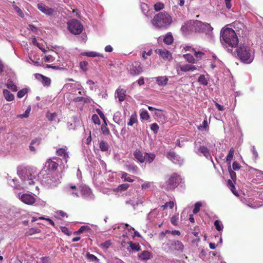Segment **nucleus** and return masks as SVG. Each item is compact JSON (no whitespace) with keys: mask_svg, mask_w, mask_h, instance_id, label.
<instances>
[{"mask_svg":"<svg viewBox=\"0 0 263 263\" xmlns=\"http://www.w3.org/2000/svg\"><path fill=\"white\" fill-rule=\"evenodd\" d=\"M153 25L158 29H166L173 22L172 16L165 11L156 14L151 21Z\"/></svg>","mask_w":263,"mask_h":263,"instance_id":"1","label":"nucleus"},{"mask_svg":"<svg viewBox=\"0 0 263 263\" xmlns=\"http://www.w3.org/2000/svg\"><path fill=\"white\" fill-rule=\"evenodd\" d=\"M221 40L228 46L231 47H236L238 44V39L234 30L227 28L221 30Z\"/></svg>","mask_w":263,"mask_h":263,"instance_id":"2","label":"nucleus"},{"mask_svg":"<svg viewBox=\"0 0 263 263\" xmlns=\"http://www.w3.org/2000/svg\"><path fill=\"white\" fill-rule=\"evenodd\" d=\"M162 249L166 253L174 251L182 253L184 251V246L182 242L179 240L167 239L165 242L163 243Z\"/></svg>","mask_w":263,"mask_h":263,"instance_id":"3","label":"nucleus"},{"mask_svg":"<svg viewBox=\"0 0 263 263\" xmlns=\"http://www.w3.org/2000/svg\"><path fill=\"white\" fill-rule=\"evenodd\" d=\"M202 23L199 21H189L182 25L181 31L185 35L194 32H201L202 30Z\"/></svg>","mask_w":263,"mask_h":263,"instance_id":"4","label":"nucleus"},{"mask_svg":"<svg viewBox=\"0 0 263 263\" xmlns=\"http://www.w3.org/2000/svg\"><path fill=\"white\" fill-rule=\"evenodd\" d=\"M236 53L240 60L245 63H250L253 60L250 48L247 46L240 45L236 49Z\"/></svg>","mask_w":263,"mask_h":263,"instance_id":"5","label":"nucleus"},{"mask_svg":"<svg viewBox=\"0 0 263 263\" xmlns=\"http://www.w3.org/2000/svg\"><path fill=\"white\" fill-rule=\"evenodd\" d=\"M181 181L179 175L177 174H172L168 179L165 182L163 186L167 190H173L177 187Z\"/></svg>","mask_w":263,"mask_h":263,"instance_id":"6","label":"nucleus"},{"mask_svg":"<svg viewBox=\"0 0 263 263\" xmlns=\"http://www.w3.org/2000/svg\"><path fill=\"white\" fill-rule=\"evenodd\" d=\"M69 31L73 34H80L83 30V26L81 22L76 19H72L67 22Z\"/></svg>","mask_w":263,"mask_h":263,"instance_id":"7","label":"nucleus"},{"mask_svg":"<svg viewBox=\"0 0 263 263\" xmlns=\"http://www.w3.org/2000/svg\"><path fill=\"white\" fill-rule=\"evenodd\" d=\"M129 71L133 76H138L142 72V68L139 62H134L129 65Z\"/></svg>","mask_w":263,"mask_h":263,"instance_id":"8","label":"nucleus"},{"mask_svg":"<svg viewBox=\"0 0 263 263\" xmlns=\"http://www.w3.org/2000/svg\"><path fill=\"white\" fill-rule=\"evenodd\" d=\"M20 199L23 202L28 205H32L35 202V198L34 196L28 194H23Z\"/></svg>","mask_w":263,"mask_h":263,"instance_id":"9","label":"nucleus"},{"mask_svg":"<svg viewBox=\"0 0 263 263\" xmlns=\"http://www.w3.org/2000/svg\"><path fill=\"white\" fill-rule=\"evenodd\" d=\"M155 52L160 55L164 60L172 59L171 53L166 49H158L155 50Z\"/></svg>","mask_w":263,"mask_h":263,"instance_id":"10","label":"nucleus"},{"mask_svg":"<svg viewBox=\"0 0 263 263\" xmlns=\"http://www.w3.org/2000/svg\"><path fill=\"white\" fill-rule=\"evenodd\" d=\"M37 8L43 13L48 15H51L54 12L53 9L49 8L43 3H39L37 4Z\"/></svg>","mask_w":263,"mask_h":263,"instance_id":"11","label":"nucleus"},{"mask_svg":"<svg viewBox=\"0 0 263 263\" xmlns=\"http://www.w3.org/2000/svg\"><path fill=\"white\" fill-rule=\"evenodd\" d=\"M56 154L60 157H62L65 162H67L69 155L65 148H59L56 151Z\"/></svg>","mask_w":263,"mask_h":263,"instance_id":"12","label":"nucleus"},{"mask_svg":"<svg viewBox=\"0 0 263 263\" xmlns=\"http://www.w3.org/2000/svg\"><path fill=\"white\" fill-rule=\"evenodd\" d=\"M58 166L59 164L51 159H48L45 163V167H47L48 171H55Z\"/></svg>","mask_w":263,"mask_h":263,"instance_id":"13","label":"nucleus"},{"mask_svg":"<svg viewBox=\"0 0 263 263\" xmlns=\"http://www.w3.org/2000/svg\"><path fill=\"white\" fill-rule=\"evenodd\" d=\"M198 154L201 153L207 159L212 158L209 149L205 146L200 145L198 148Z\"/></svg>","mask_w":263,"mask_h":263,"instance_id":"14","label":"nucleus"},{"mask_svg":"<svg viewBox=\"0 0 263 263\" xmlns=\"http://www.w3.org/2000/svg\"><path fill=\"white\" fill-rule=\"evenodd\" d=\"M145 152L143 153L139 149H136L134 152V156L135 159L140 163L144 162Z\"/></svg>","mask_w":263,"mask_h":263,"instance_id":"15","label":"nucleus"},{"mask_svg":"<svg viewBox=\"0 0 263 263\" xmlns=\"http://www.w3.org/2000/svg\"><path fill=\"white\" fill-rule=\"evenodd\" d=\"M117 97L120 102H122L125 100L126 96V90L119 87L116 90Z\"/></svg>","mask_w":263,"mask_h":263,"instance_id":"16","label":"nucleus"},{"mask_svg":"<svg viewBox=\"0 0 263 263\" xmlns=\"http://www.w3.org/2000/svg\"><path fill=\"white\" fill-rule=\"evenodd\" d=\"M36 78L37 79H39V78H42V83L44 86H49L51 84L50 79L41 74H36Z\"/></svg>","mask_w":263,"mask_h":263,"instance_id":"17","label":"nucleus"},{"mask_svg":"<svg viewBox=\"0 0 263 263\" xmlns=\"http://www.w3.org/2000/svg\"><path fill=\"white\" fill-rule=\"evenodd\" d=\"M164 43L168 45H171L174 41V38L171 32H168L163 39Z\"/></svg>","mask_w":263,"mask_h":263,"instance_id":"18","label":"nucleus"},{"mask_svg":"<svg viewBox=\"0 0 263 263\" xmlns=\"http://www.w3.org/2000/svg\"><path fill=\"white\" fill-rule=\"evenodd\" d=\"M157 83L159 86H165L167 84L168 78L166 76L158 77L156 78Z\"/></svg>","mask_w":263,"mask_h":263,"instance_id":"19","label":"nucleus"},{"mask_svg":"<svg viewBox=\"0 0 263 263\" xmlns=\"http://www.w3.org/2000/svg\"><path fill=\"white\" fill-rule=\"evenodd\" d=\"M3 95L5 97V99L7 101H13L14 99V95L11 93L8 90L4 89L3 90Z\"/></svg>","mask_w":263,"mask_h":263,"instance_id":"20","label":"nucleus"},{"mask_svg":"<svg viewBox=\"0 0 263 263\" xmlns=\"http://www.w3.org/2000/svg\"><path fill=\"white\" fill-rule=\"evenodd\" d=\"M156 155L153 153H147L145 152L144 162H147L149 163H152L155 159Z\"/></svg>","mask_w":263,"mask_h":263,"instance_id":"21","label":"nucleus"},{"mask_svg":"<svg viewBox=\"0 0 263 263\" xmlns=\"http://www.w3.org/2000/svg\"><path fill=\"white\" fill-rule=\"evenodd\" d=\"M151 257V254L148 251H144L139 255V257L142 260L149 259Z\"/></svg>","mask_w":263,"mask_h":263,"instance_id":"22","label":"nucleus"},{"mask_svg":"<svg viewBox=\"0 0 263 263\" xmlns=\"http://www.w3.org/2000/svg\"><path fill=\"white\" fill-rule=\"evenodd\" d=\"M138 122L137 116L136 113L133 114L129 118V121L127 123L128 126H133L134 124Z\"/></svg>","mask_w":263,"mask_h":263,"instance_id":"23","label":"nucleus"},{"mask_svg":"<svg viewBox=\"0 0 263 263\" xmlns=\"http://www.w3.org/2000/svg\"><path fill=\"white\" fill-rule=\"evenodd\" d=\"M90 230L91 229L88 226H83L81 227V228L78 231L74 232L73 234L75 235H79L84 231L89 232Z\"/></svg>","mask_w":263,"mask_h":263,"instance_id":"24","label":"nucleus"},{"mask_svg":"<svg viewBox=\"0 0 263 263\" xmlns=\"http://www.w3.org/2000/svg\"><path fill=\"white\" fill-rule=\"evenodd\" d=\"M126 169L128 172H132L134 174H137L138 167L135 164H129L126 165Z\"/></svg>","mask_w":263,"mask_h":263,"instance_id":"25","label":"nucleus"},{"mask_svg":"<svg viewBox=\"0 0 263 263\" xmlns=\"http://www.w3.org/2000/svg\"><path fill=\"white\" fill-rule=\"evenodd\" d=\"M27 176H25V178H27V184L29 185H33L34 184V181H33V178H32V175L30 172V171H28V172H27V173L25 174Z\"/></svg>","mask_w":263,"mask_h":263,"instance_id":"26","label":"nucleus"},{"mask_svg":"<svg viewBox=\"0 0 263 263\" xmlns=\"http://www.w3.org/2000/svg\"><path fill=\"white\" fill-rule=\"evenodd\" d=\"M107 124L106 123V121H104L103 123L101 125V128L102 133L105 135H108L110 134L109 130L107 128Z\"/></svg>","mask_w":263,"mask_h":263,"instance_id":"27","label":"nucleus"},{"mask_svg":"<svg viewBox=\"0 0 263 263\" xmlns=\"http://www.w3.org/2000/svg\"><path fill=\"white\" fill-rule=\"evenodd\" d=\"M167 158L174 163H176L175 160H177V155L174 152H169L166 155Z\"/></svg>","mask_w":263,"mask_h":263,"instance_id":"28","label":"nucleus"},{"mask_svg":"<svg viewBox=\"0 0 263 263\" xmlns=\"http://www.w3.org/2000/svg\"><path fill=\"white\" fill-rule=\"evenodd\" d=\"M7 87L12 91H16L17 87L15 84L12 81L8 82L6 84Z\"/></svg>","mask_w":263,"mask_h":263,"instance_id":"29","label":"nucleus"},{"mask_svg":"<svg viewBox=\"0 0 263 263\" xmlns=\"http://www.w3.org/2000/svg\"><path fill=\"white\" fill-rule=\"evenodd\" d=\"M235 151L233 147L231 148L229 150L228 155H227L226 157V161L230 163L231 160H232Z\"/></svg>","mask_w":263,"mask_h":263,"instance_id":"30","label":"nucleus"},{"mask_svg":"<svg viewBox=\"0 0 263 263\" xmlns=\"http://www.w3.org/2000/svg\"><path fill=\"white\" fill-rule=\"evenodd\" d=\"M184 58L189 63H195V59L194 57L191 54H183Z\"/></svg>","mask_w":263,"mask_h":263,"instance_id":"31","label":"nucleus"},{"mask_svg":"<svg viewBox=\"0 0 263 263\" xmlns=\"http://www.w3.org/2000/svg\"><path fill=\"white\" fill-rule=\"evenodd\" d=\"M84 55L89 57H100L103 58V56L102 54L99 53L94 51H90L86 52L84 53Z\"/></svg>","mask_w":263,"mask_h":263,"instance_id":"32","label":"nucleus"},{"mask_svg":"<svg viewBox=\"0 0 263 263\" xmlns=\"http://www.w3.org/2000/svg\"><path fill=\"white\" fill-rule=\"evenodd\" d=\"M41 230L37 228H32L30 229L27 232L28 235L30 236L34 234L40 233Z\"/></svg>","mask_w":263,"mask_h":263,"instance_id":"33","label":"nucleus"},{"mask_svg":"<svg viewBox=\"0 0 263 263\" xmlns=\"http://www.w3.org/2000/svg\"><path fill=\"white\" fill-rule=\"evenodd\" d=\"M99 146L101 150L104 152L107 151L109 147L108 143L104 141L100 142Z\"/></svg>","mask_w":263,"mask_h":263,"instance_id":"34","label":"nucleus"},{"mask_svg":"<svg viewBox=\"0 0 263 263\" xmlns=\"http://www.w3.org/2000/svg\"><path fill=\"white\" fill-rule=\"evenodd\" d=\"M198 82L203 85H207L208 82L204 75H200L198 78Z\"/></svg>","mask_w":263,"mask_h":263,"instance_id":"35","label":"nucleus"},{"mask_svg":"<svg viewBox=\"0 0 263 263\" xmlns=\"http://www.w3.org/2000/svg\"><path fill=\"white\" fill-rule=\"evenodd\" d=\"M229 172L230 173V175L231 179L234 182H235L236 180V173L231 168V166L228 167Z\"/></svg>","mask_w":263,"mask_h":263,"instance_id":"36","label":"nucleus"},{"mask_svg":"<svg viewBox=\"0 0 263 263\" xmlns=\"http://www.w3.org/2000/svg\"><path fill=\"white\" fill-rule=\"evenodd\" d=\"M192 51H194V55L198 60H201L202 56L204 55V53L200 51H197L195 48H192Z\"/></svg>","mask_w":263,"mask_h":263,"instance_id":"37","label":"nucleus"},{"mask_svg":"<svg viewBox=\"0 0 263 263\" xmlns=\"http://www.w3.org/2000/svg\"><path fill=\"white\" fill-rule=\"evenodd\" d=\"M128 244H129V246L133 250L138 251L140 250V246L139 243H133V242L130 241L128 242Z\"/></svg>","mask_w":263,"mask_h":263,"instance_id":"38","label":"nucleus"},{"mask_svg":"<svg viewBox=\"0 0 263 263\" xmlns=\"http://www.w3.org/2000/svg\"><path fill=\"white\" fill-rule=\"evenodd\" d=\"M121 179H123L124 181L133 182L134 180L128 176V174L125 172L122 173Z\"/></svg>","mask_w":263,"mask_h":263,"instance_id":"39","label":"nucleus"},{"mask_svg":"<svg viewBox=\"0 0 263 263\" xmlns=\"http://www.w3.org/2000/svg\"><path fill=\"white\" fill-rule=\"evenodd\" d=\"M164 8V5L162 3H157L154 5V9L156 11H159Z\"/></svg>","mask_w":263,"mask_h":263,"instance_id":"40","label":"nucleus"},{"mask_svg":"<svg viewBox=\"0 0 263 263\" xmlns=\"http://www.w3.org/2000/svg\"><path fill=\"white\" fill-rule=\"evenodd\" d=\"M129 186V184L128 183H123L119 185L117 189L118 191H126Z\"/></svg>","mask_w":263,"mask_h":263,"instance_id":"41","label":"nucleus"},{"mask_svg":"<svg viewBox=\"0 0 263 263\" xmlns=\"http://www.w3.org/2000/svg\"><path fill=\"white\" fill-rule=\"evenodd\" d=\"M202 205V204L199 202H196L195 204V205H194V208L193 210V213L194 214H197V213L199 212V210H200V207Z\"/></svg>","mask_w":263,"mask_h":263,"instance_id":"42","label":"nucleus"},{"mask_svg":"<svg viewBox=\"0 0 263 263\" xmlns=\"http://www.w3.org/2000/svg\"><path fill=\"white\" fill-rule=\"evenodd\" d=\"M88 63L86 61H82L80 63L81 69L84 72L87 70Z\"/></svg>","mask_w":263,"mask_h":263,"instance_id":"43","label":"nucleus"},{"mask_svg":"<svg viewBox=\"0 0 263 263\" xmlns=\"http://www.w3.org/2000/svg\"><path fill=\"white\" fill-rule=\"evenodd\" d=\"M27 89H23L17 92V96L18 98H22L27 93Z\"/></svg>","mask_w":263,"mask_h":263,"instance_id":"44","label":"nucleus"},{"mask_svg":"<svg viewBox=\"0 0 263 263\" xmlns=\"http://www.w3.org/2000/svg\"><path fill=\"white\" fill-rule=\"evenodd\" d=\"M86 257L89 260L92 261H98V258L93 254H91L89 253H87L86 254Z\"/></svg>","mask_w":263,"mask_h":263,"instance_id":"45","label":"nucleus"},{"mask_svg":"<svg viewBox=\"0 0 263 263\" xmlns=\"http://www.w3.org/2000/svg\"><path fill=\"white\" fill-rule=\"evenodd\" d=\"M46 117L48 118L49 121H52L57 117V114L55 112L51 113V114L48 113Z\"/></svg>","mask_w":263,"mask_h":263,"instance_id":"46","label":"nucleus"},{"mask_svg":"<svg viewBox=\"0 0 263 263\" xmlns=\"http://www.w3.org/2000/svg\"><path fill=\"white\" fill-rule=\"evenodd\" d=\"M159 126L158 124L156 123H154L151 124V129L153 131V132L155 134H157L158 133V131L159 130Z\"/></svg>","mask_w":263,"mask_h":263,"instance_id":"47","label":"nucleus"},{"mask_svg":"<svg viewBox=\"0 0 263 263\" xmlns=\"http://www.w3.org/2000/svg\"><path fill=\"white\" fill-rule=\"evenodd\" d=\"M174 205V202L172 201H170L169 202H166L164 205L162 206V207L163 208V209H167V208L172 209L173 208Z\"/></svg>","mask_w":263,"mask_h":263,"instance_id":"48","label":"nucleus"},{"mask_svg":"<svg viewBox=\"0 0 263 263\" xmlns=\"http://www.w3.org/2000/svg\"><path fill=\"white\" fill-rule=\"evenodd\" d=\"M92 120L95 124H100V120L98 116L96 114H94L92 116Z\"/></svg>","mask_w":263,"mask_h":263,"instance_id":"49","label":"nucleus"},{"mask_svg":"<svg viewBox=\"0 0 263 263\" xmlns=\"http://www.w3.org/2000/svg\"><path fill=\"white\" fill-rule=\"evenodd\" d=\"M140 117L143 120H148L149 118V115L147 111H143L140 114Z\"/></svg>","mask_w":263,"mask_h":263,"instance_id":"50","label":"nucleus"},{"mask_svg":"<svg viewBox=\"0 0 263 263\" xmlns=\"http://www.w3.org/2000/svg\"><path fill=\"white\" fill-rule=\"evenodd\" d=\"M214 226H215L216 230L218 231H220L221 230H222V229L223 228L221 224H220V222L218 220H216L215 221Z\"/></svg>","mask_w":263,"mask_h":263,"instance_id":"51","label":"nucleus"},{"mask_svg":"<svg viewBox=\"0 0 263 263\" xmlns=\"http://www.w3.org/2000/svg\"><path fill=\"white\" fill-rule=\"evenodd\" d=\"M61 231L65 234L67 236H70L71 235V232H70L67 228L66 227H62L61 228Z\"/></svg>","mask_w":263,"mask_h":263,"instance_id":"52","label":"nucleus"},{"mask_svg":"<svg viewBox=\"0 0 263 263\" xmlns=\"http://www.w3.org/2000/svg\"><path fill=\"white\" fill-rule=\"evenodd\" d=\"M179 68L182 71L186 72L190 71V65L189 64L180 65Z\"/></svg>","mask_w":263,"mask_h":263,"instance_id":"53","label":"nucleus"},{"mask_svg":"<svg viewBox=\"0 0 263 263\" xmlns=\"http://www.w3.org/2000/svg\"><path fill=\"white\" fill-rule=\"evenodd\" d=\"M96 112L99 115L100 118L103 120V122L106 121V118L105 117L103 112L100 109H97Z\"/></svg>","mask_w":263,"mask_h":263,"instance_id":"54","label":"nucleus"},{"mask_svg":"<svg viewBox=\"0 0 263 263\" xmlns=\"http://www.w3.org/2000/svg\"><path fill=\"white\" fill-rule=\"evenodd\" d=\"M208 127V122L206 119H205L202 122V126L200 125L198 127V129L199 130H202L203 129H205Z\"/></svg>","mask_w":263,"mask_h":263,"instance_id":"55","label":"nucleus"},{"mask_svg":"<svg viewBox=\"0 0 263 263\" xmlns=\"http://www.w3.org/2000/svg\"><path fill=\"white\" fill-rule=\"evenodd\" d=\"M241 166L237 161H234L232 164L233 170L234 171H237L240 169Z\"/></svg>","mask_w":263,"mask_h":263,"instance_id":"56","label":"nucleus"},{"mask_svg":"<svg viewBox=\"0 0 263 263\" xmlns=\"http://www.w3.org/2000/svg\"><path fill=\"white\" fill-rule=\"evenodd\" d=\"M57 214L62 218L68 217L67 213L61 210L58 211Z\"/></svg>","mask_w":263,"mask_h":263,"instance_id":"57","label":"nucleus"},{"mask_svg":"<svg viewBox=\"0 0 263 263\" xmlns=\"http://www.w3.org/2000/svg\"><path fill=\"white\" fill-rule=\"evenodd\" d=\"M14 9L20 16H21L22 17H23L24 16V14H23L22 10L18 7L15 6L14 7Z\"/></svg>","mask_w":263,"mask_h":263,"instance_id":"58","label":"nucleus"},{"mask_svg":"<svg viewBox=\"0 0 263 263\" xmlns=\"http://www.w3.org/2000/svg\"><path fill=\"white\" fill-rule=\"evenodd\" d=\"M30 143L33 145L36 144L37 145H39L41 143V138H36L35 139H33L31 141Z\"/></svg>","mask_w":263,"mask_h":263,"instance_id":"59","label":"nucleus"},{"mask_svg":"<svg viewBox=\"0 0 263 263\" xmlns=\"http://www.w3.org/2000/svg\"><path fill=\"white\" fill-rule=\"evenodd\" d=\"M32 42L33 43V45L37 46L40 49H41L42 50H43L44 52H45V51L44 50V49H42L39 46V43H37V40H36V39L34 37L33 38H32Z\"/></svg>","mask_w":263,"mask_h":263,"instance_id":"60","label":"nucleus"},{"mask_svg":"<svg viewBox=\"0 0 263 263\" xmlns=\"http://www.w3.org/2000/svg\"><path fill=\"white\" fill-rule=\"evenodd\" d=\"M141 187H142V189L145 190V189L151 187V183H150V182H145L142 184Z\"/></svg>","mask_w":263,"mask_h":263,"instance_id":"61","label":"nucleus"},{"mask_svg":"<svg viewBox=\"0 0 263 263\" xmlns=\"http://www.w3.org/2000/svg\"><path fill=\"white\" fill-rule=\"evenodd\" d=\"M177 220L178 218L176 216H173L171 219V223L173 224L176 226L177 225Z\"/></svg>","mask_w":263,"mask_h":263,"instance_id":"62","label":"nucleus"},{"mask_svg":"<svg viewBox=\"0 0 263 263\" xmlns=\"http://www.w3.org/2000/svg\"><path fill=\"white\" fill-rule=\"evenodd\" d=\"M41 260L43 263H51L50 258L48 257H43L41 258Z\"/></svg>","mask_w":263,"mask_h":263,"instance_id":"63","label":"nucleus"},{"mask_svg":"<svg viewBox=\"0 0 263 263\" xmlns=\"http://www.w3.org/2000/svg\"><path fill=\"white\" fill-rule=\"evenodd\" d=\"M45 60L46 62H52L53 57L51 55H46L45 57Z\"/></svg>","mask_w":263,"mask_h":263,"instance_id":"64","label":"nucleus"}]
</instances>
